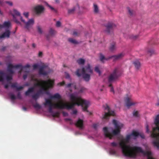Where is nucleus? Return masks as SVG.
<instances>
[{
    "label": "nucleus",
    "mask_w": 159,
    "mask_h": 159,
    "mask_svg": "<svg viewBox=\"0 0 159 159\" xmlns=\"http://www.w3.org/2000/svg\"><path fill=\"white\" fill-rule=\"evenodd\" d=\"M94 6V11L95 13H97L98 12L99 10L98 8L97 5L95 4H93Z\"/></svg>",
    "instance_id": "obj_29"
},
{
    "label": "nucleus",
    "mask_w": 159,
    "mask_h": 159,
    "mask_svg": "<svg viewBox=\"0 0 159 159\" xmlns=\"http://www.w3.org/2000/svg\"><path fill=\"white\" fill-rule=\"evenodd\" d=\"M31 80L37 83L34 84V87L29 88L28 90L25 92V94L26 96L29 95L30 93L34 92L35 87H40V89L43 91H46L47 89L52 88L54 84V80L51 79L46 80H39L37 79L32 77Z\"/></svg>",
    "instance_id": "obj_3"
},
{
    "label": "nucleus",
    "mask_w": 159,
    "mask_h": 159,
    "mask_svg": "<svg viewBox=\"0 0 159 159\" xmlns=\"http://www.w3.org/2000/svg\"><path fill=\"white\" fill-rule=\"evenodd\" d=\"M13 16L14 20L15 21L17 24H20V22L19 21H18L17 20H16V18H15V16L13 15Z\"/></svg>",
    "instance_id": "obj_45"
},
{
    "label": "nucleus",
    "mask_w": 159,
    "mask_h": 159,
    "mask_svg": "<svg viewBox=\"0 0 159 159\" xmlns=\"http://www.w3.org/2000/svg\"><path fill=\"white\" fill-rule=\"evenodd\" d=\"M60 113L58 112H53L52 114V116L53 117H58L59 116Z\"/></svg>",
    "instance_id": "obj_34"
},
{
    "label": "nucleus",
    "mask_w": 159,
    "mask_h": 159,
    "mask_svg": "<svg viewBox=\"0 0 159 159\" xmlns=\"http://www.w3.org/2000/svg\"><path fill=\"white\" fill-rule=\"evenodd\" d=\"M45 4L48 7H49L51 10L54 11H56V10L53 7H52L47 2H45Z\"/></svg>",
    "instance_id": "obj_39"
},
{
    "label": "nucleus",
    "mask_w": 159,
    "mask_h": 159,
    "mask_svg": "<svg viewBox=\"0 0 159 159\" xmlns=\"http://www.w3.org/2000/svg\"><path fill=\"white\" fill-rule=\"evenodd\" d=\"M120 75L118 69L115 68L108 76L107 79L108 83H112L116 81Z\"/></svg>",
    "instance_id": "obj_8"
},
{
    "label": "nucleus",
    "mask_w": 159,
    "mask_h": 159,
    "mask_svg": "<svg viewBox=\"0 0 159 159\" xmlns=\"http://www.w3.org/2000/svg\"><path fill=\"white\" fill-rule=\"evenodd\" d=\"M139 133L135 131H133L132 134H131V136H133L135 137H138L139 136Z\"/></svg>",
    "instance_id": "obj_27"
},
{
    "label": "nucleus",
    "mask_w": 159,
    "mask_h": 159,
    "mask_svg": "<svg viewBox=\"0 0 159 159\" xmlns=\"http://www.w3.org/2000/svg\"><path fill=\"white\" fill-rule=\"evenodd\" d=\"M138 111H134L133 113V115L135 116H137L138 115Z\"/></svg>",
    "instance_id": "obj_54"
},
{
    "label": "nucleus",
    "mask_w": 159,
    "mask_h": 159,
    "mask_svg": "<svg viewBox=\"0 0 159 159\" xmlns=\"http://www.w3.org/2000/svg\"><path fill=\"white\" fill-rule=\"evenodd\" d=\"M51 99H59L61 98V96L58 93H56L51 97Z\"/></svg>",
    "instance_id": "obj_24"
},
{
    "label": "nucleus",
    "mask_w": 159,
    "mask_h": 159,
    "mask_svg": "<svg viewBox=\"0 0 159 159\" xmlns=\"http://www.w3.org/2000/svg\"><path fill=\"white\" fill-rule=\"evenodd\" d=\"M110 153L111 154L114 155L116 154V152L114 149H111L110 150Z\"/></svg>",
    "instance_id": "obj_42"
},
{
    "label": "nucleus",
    "mask_w": 159,
    "mask_h": 159,
    "mask_svg": "<svg viewBox=\"0 0 159 159\" xmlns=\"http://www.w3.org/2000/svg\"><path fill=\"white\" fill-rule=\"evenodd\" d=\"M13 12L14 14L18 16H20V13L16 9H14L13 10Z\"/></svg>",
    "instance_id": "obj_43"
},
{
    "label": "nucleus",
    "mask_w": 159,
    "mask_h": 159,
    "mask_svg": "<svg viewBox=\"0 0 159 159\" xmlns=\"http://www.w3.org/2000/svg\"><path fill=\"white\" fill-rule=\"evenodd\" d=\"M29 69H27V70L26 71H25V74H24L23 76V78L24 80H25V79H26L27 76L28 74L29 73Z\"/></svg>",
    "instance_id": "obj_30"
},
{
    "label": "nucleus",
    "mask_w": 159,
    "mask_h": 159,
    "mask_svg": "<svg viewBox=\"0 0 159 159\" xmlns=\"http://www.w3.org/2000/svg\"><path fill=\"white\" fill-rule=\"evenodd\" d=\"M80 69H78L75 72L76 75L78 77H80L81 75L84 80L86 81H89L90 79V75L93 73V70L90 65L88 64L83 67L81 70V74L80 73Z\"/></svg>",
    "instance_id": "obj_6"
},
{
    "label": "nucleus",
    "mask_w": 159,
    "mask_h": 159,
    "mask_svg": "<svg viewBox=\"0 0 159 159\" xmlns=\"http://www.w3.org/2000/svg\"><path fill=\"white\" fill-rule=\"evenodd\" d=\"M37 28L39 33L40 34H42L43 32V31L41 27L39 26H37Z\"/></svg>",
    "instance_id": "obj_38"
},
{
    "label": "nucleus",
    "mask_w": 159,
    "mask_h": 159,
    "mask_svg": "<svg viewBox=\"0 0 159 159\" xmlns=\"http://www.w3.org/2000/svg\"><path fill=\"white\" fill-rule=\"evenodd\" d=\"M20 20L22 22L25 24V28L29 31L30 29L32 27L34 23V20L32 19H30L27 22H25V20L23 19L22 17H20Z\"/></svg>",
    "instance_id": "obj_10"
},
{
    "label": "nucleus",
    "mask_w": 159,
    "mask_h": 159,
    "mask_svg": "<svg viewBox=\"0 0 159 159\" xmlns=\"http://www.w3.org/2000/svg\"><path fill=\"white\" fill-rule=\"evenodd\" d=\"M98 126V125L97 124H94L93 125V127L94 129H96Z\"/></svg>",
    "instance_id": "obj_63"
},
{
    "label": "nucleus",
    "mask_w": 159,
    "mask_h": 159,
    "mask_svg": "<svg viewBox=\"0 0 159 159\" xmlns=\"http://www.w3.org/2000/svg\"><path fill=\"white\" fill-rule=\"evenodd\" d=\"M24 15L26 18H28L29 16V13L28 12H24Z\"/></svg>",
    "instance_id": "obj_53"
},
{
    "label": "nucleus",
    "mask_w": 159,
    "mask_h": 159,
    "mask_svg": "<svg viewBox=\"0 0 159 159\" xmlns=\"http://www.w3.org/2000/svg\"><path fill=\"white\" fill-rule=\"evenodd\" d=\"M61 25V23L60 21H57L56 22V26L57 27H59Z\"/></svg>",
    "instance_id": "obj_49"
},
{
    "label": "nucleus",
    "mask_w": 159,
    "mask_h": 159,
    "mask_svg": "<svg viewBox=\"0 0 159 159\" xmlns=\"http://www.w3.org/2000/svg\"><path fill=\"white\" fill-rule=\"evenodd\" d=\"M84 90H85V88H84L82 87L80 89L79 91V92L80 93H82L84 92Z\"/></svg>",
    "instance_id": "obj_55"
},
{
    "label": "nucleus",
    "mask_w": 159,
    "mask_h": 159,
    "mask_svg": "<svg viewBox=\"0 0 159 159\" xmlns=\"http://www.w3.org/2000/svg\"><path fill=\"white\" fill-rule=\"evenodd\" d=\"M116 49V44L115 43H112L110 46V49L111 51H113Z\"/></svg>",
    "instance_id": "obj_25"
},
{
    "label": "nucleus",
    "mask_w": 159,
    "mask_h": 159,
    "mask_svg": "<svg viewBox=\"0 0 159 159\" xmlns=\"http://www.w3.org/2000/svg\"><path fill=\"white\" fill-rule=\"evenodd\" d=\"M48 69L49 68L48 66L46 65H43L41 66L39 68V74L40 75H46L48 74V72L44 71V70Z\"/></svg>",
    "instance_id": "obj_12"
},
{
    "label": "nucleus",
    "mask_w": 159,
    "mask_h": 159,
    "mask_svg": "<svg viewBox=\"0 0 159 159\" xmlns=\"http://www.w3.org/2000/svg\"><path fill=\"white\" fill-rule=\"evenodd\" d=\"M154 123L156 126L153 128L151 136L153 139L152 143L154 146L159 149V114L156 117Z\"/></svg>",
    "instance_id": "obj_4"
},
{
    "label": "nucleus",
    "mask_w": 159,
    "mask_h": 159,
    "mask_svg": "<svg viewBox=\"0 0 159 159\" xmlns=\"http://www.w3.org/2000/svg\"><path fill=\"white\" fill-rule=\"evenodd\" d=\"M77 62L79 65H83L85 63V60L83 59L80 58L77 60Z\"/></svg>",
    "instance_id": "obj_22"
},
{
    "label": "nucleus",
    "mask_w": 159,
    "mask_h": 159,
    "mask_svg": "<svg viewBox=\"0 0 159 159\" xmlns=\"http://www.w3.org/2000/svg\"><path fill=\"white\" fill-rule=\"evenodd\" d=\"M131 134L128 135L125 138H122L119 143V145L121 149L123 154L125 156L135 158L139 153H141L144 156H147L148 159H155L151 156L152 153L149 151H144L140 147L137 146L131 147L127 144L129 142Z\"/></svg>",
    "instance_id": "obj_2"
},
{
    "label": "nucleus",
    "mask_w": 159,
    "mask_h": 159,
    "mask_svg": "<svg viewBox=\"0 0 159 159\" xmlns=\"http://www.w3.org/2000/svg\"><path fill=\"white\" fill-rule=\"evenodd\" d=\"M146 132L148 133H149V129H148V125H147L146 126Z\"/></svg>",
    "instance_id": "obj_58"
},
{
    "label": "nucleus",
    "mask_w": 159,
    "mask_h": 159,
    "mask_svg": "<svg viewBox=\"0 0 159 159\" xmlns=\"http://www.w3.org/2000/svg\"><path fill=\"white\" fill-rule=\"evenodd\" d=\"M103 107L105 111L104 114L103 115V119H109L110 116H114L115 115L114 111L111 110L108 105L106 104Z\"/></svg>",
    "instance_id": "obj_9"
},
{
    "label": "nucleus",
    "mask_w": 159,
    "mask_h": 159,
    "mask_svg": "<svg viewBox=\"0 0 159 159\" xmlns=\"http://www.w3.org/2000/svg\"><path fill=\"white\" fill-rule=\"evenodd\" d=\"M66 78H69L70 77V75L68 73H66Z\"/></svg>",
    "instance_id": "obj_60"
},
{
    "label": "nucleus",
    "mask_w": 159,
    "mask_h": 159,
    "mask_svg": "<svg viewBox=\"0 0 159 159\" xmlns=\"http://www.w3.org/2000/svg\"><path fill=\"white\" fill-rule=\"evenodd\" d=\"M133 64H134L135 68L139 69L140 67V62L138 60H136L134 61Z\"/></svg>",
    "instance_id": "obj_21"
},
{
    "label": "nucleus",
    "mask_w": 159,
    "mask_h": 159,
    "mask_svg": "<svg viewBox=\"0 0 159 159\" xmlns=\"http://www.w3.org/2000/svg\"><path fill=\"white\" fill-rule=\"evenodd\" d=\"M118 145V143L116 142H113L111 143V146L113 147H117Z\"/></svg>",
    "instance_id": "obj_36"
},
{
    "label": "nucleus",
    "mask_w": 159,
    "mask_h": 159,
    "mask_svg": "<svg viewBox=\"0 0 159 159\" xmlns=\"http://www.w3.org/2000/svg\"><path fill=\"white\" fill-rule=\"evenodd\" d=\"M10 23L9 21H5L3 25L0 24V29L6 27L8 29L10 26Z\"/></svg>",
    "instance_id": "obj_18"
},
{
    "label": "nucleus",
    "mask_w": 159,
    "mask_h": 159,
    "mask_svg": "<svg viewBox=\"0 0 159 159\" xmlns=\"http://www.w3.org/2000/svg\"><path fill=\"white\" fill-rule=\"evenodd\" d=\"M72 85V84H71V83H69V84H68L67 85H66V87L68 88H69L70 87L71 85Z\"/></svg>",
    "instance_id": "obj_64"
},
{
    "label": "nucleus",
    "mask_w": 159,
    "mask_h": 159,
    "mask_svg": "<svg viewBox=\"0 0 159 159\" xmlns=\"http://www.w3.org/2000/svg\"><path fill=\"white\" fill-rule=\"evenodd\" d=\"M66 121H69L70 122V124H72L73 123V121L70 119H69V118L66 119Z\"/></svg>",
    "instance_id": "obj_51"
},
{
    "label": "nucleus",
    "mask_w": 159,
    "mask_h": 159,
    "mask_svg": "<svg viewBox=\"0 0 159 159\" xmlns=\"http://www.w3.org/2000/svg\"><path fill=\"white\" fill-rule=\"evenodd\" d=\"M109 84L108 86L111 88L110 91L112 92L113 93H114V91L113 88V87L112 85V83H108Z\"/></svg>",
    "instance_id": "obj_41"
},
{
    "label": "nucleus",
    "mask_w": 159,
    "mask_h": 159,
    "mask_svg": "<svg viewBox=\"0 0 159 159\" xmlns=\"http://www.w3.org/2000/svg\"><path fill=\"white\" fill-rule=\"evenodd\" d=\"M139 135L142 138V139H144L145 138V136L143 134H139Z\"/></svg>",
    "instance_id": "obj_61"
},
{
    "label": "nucleus",
    "mask_w": 159,
    "mask_h": 159,
    "mask_svg": "<svg viewBox=\"0 0 159 159\" xmlns=\"http://www.w3.org/2000/svg\"><path fill=\"white\" fill-rule=\"evenodd\" d=\"M83 123V120L80 119H79L77 122L75 123V125L79 127L80 129H82L84 128Z\"/></svg>",
    "instance_id": "obj_16"
},
{
    "label": "nucleus",
    "mask_w": 159,
    "mask_h": 159,
    "mask_svg": "<svg viewBox=\"0 0 159 159\" xmlns=\"http://www.w3.org/2000/svg\"><path fill=\"white\" fill-rule=\"evenodd\" d=\"M6 3L11 6L12 5V3L11 2H9V1H7V2H6Z\"/></svg>",
    "instance_id": "obj_56"
},
{
    "label": "nucleus",
    "mask_w": 159,
    "mask_h": 159,
    "mask_svg": "<svg viewBox=\"0 0 159 159\" xmlns=\"http://www.w3.org/2000/svg\"><path fill=\"white\" fill-rule=\"evenodd\" d=\"M95 71L99 74L100 75H101V73L100 71L98 66H96L95 68Z\"/></svg>",
    "instance_id": "obj_40"
},
{
    "label": "nucleus",
    "mask_w": 159,
    "mask_h": 159,
    "mask_svg": "<svg viewBox=\"0 0 159 159\" xmlns=\"http://www.w3.org/2000/svg\"><path fill=\"white\" fill-rule=\"evenodd\" d=\"M75 10V7H73L72 9H69L68 10V13L70 14H72L74 13Z\"/></svg>",
    "instance_id": "obj_33"
},
{
    "label": "nucleus",
    "mask_w": 159,
    "mask_h": 159,
    "mask_svg": "<svg viewBox=\"0 0 159 159\" xmlns=\"http://www.w3.org/2000/svg\"><path fill=\"white\" fill-rule=\"evenodd\" d=\"M34 10L36 13L39 14L42 13L44 10V8L41 5H38L35 7Z\"/></svg>",
    "instance_id": "obj_15"
},
{
    "label": "nucleus",
    "mask_w": 159,
    "mask_h": 159,
    "mask_svg": "<svg viewBox=\"0 0 159 159\" xmlns=\"http://www.w3.org/2000/svg\"><path fill=\"white\" fill-rule=\"evenodd\" d=\"M68 41L70 43L73 44H77L78 43V42L75 40L73 39L72 38H69L68 39Z\"/></svg>",
    "instance_id": "obj_31"
},
{
    "label": "nucleus",
    "mask_w": 159,
    "mask_h": 159,
    "mask_svg": "<svg viewBox=\"0 0 159 159\" xmlns=\"http://www.w3.org/2000/svg\"><path fill=\"white\" fill-rule=\"evenodd\" d=\"M80 32L79 30H75L73 31V35L75 36H78L80 35Z\"/></svg>",
    "instance_id": "obj_28"
},
{
    "label": "nucleus",
    "mask_w": 159,
    "mask_h": 159,
    "mask_svg": "<svg viewBox=\"0 0 159 159\" xmlns=\"http://www.w3.org/2000/svg\"><path fill=\"white\" fill-rule=\"evenodd\" d=\"M110 59H111V58H110V56L108 57H105L103 54H100V59L101 61L103 62L104 60L107 61L109 60Z\"/></svg>",
    "instance_id": "obj_20"
},
{
    "label": "nucleus",
    "mask_w": 159,
    "mask_h": 159,
    "mask_svg": "<svg viewBox=\"0 0 159 159\" xmlns=\"http://www.w3.org/2000/svg\"><path fill=\"white\" fill-rule=\"evenodd\" d=\"M115 24L112 23H108L105 25L106 28L104 32L107 34H110L111 32H112L113 29L116 27Z\"/></svg>",
    "instance_id": "obj_11"
},
{
    "label": "nucleus",
    "mask_w": 159,
    "mask_h": 159,
    "mask_svg": "<svg viewBox=\"0 0 159 159\" xmlns=\"http://www.w3.org/2000/svg\"><path fill=\"white\" fill-rule=\"evenodd\" d=\"M5 73L2 71H0V82H3L4 80Z\"/></svg>",
    "instance_id": "obj_23"
},
{
    "label": "nucleus",
    "mask_w": 159,
    "mask_h": 159,
    "mask_svg": "<svg viewBox=\"0 0 159 159\" xmlns=\"http://www.w3.org/2000/svg\"><path fill=\"white\" fill-rule=\"evenodd\" d=\"M70 99L73 102L71 104L68 102H65L61 100L59 101L57 103H54L52 102L50 99H46L45 102L43 104L45 106H49V112L52 113L53 112L52 111L53 108L62 109H71L73 108L75 105L78 106L81 105L84 111L89 112L87 110L89 104V101L82 99L80 97H76L73 93L70 95ZM89 113L90 115H91V112H89Z\"/></svg>",
    "instance_id": "obj_1"
},
{
    "label": "nucleus",
    "mask_w": 159,
    "mask_h": 159,
    "mask_svg": "<svg viewBox=\"0 0 159 159\" xmlns=\"http://www.w3.org/2000/svg\"><path fill=\"white\" fill-rule=\"evenodd\" d=\"M77 112V111L76 110H74L72 111V114H76Z\"/></svg>",
    "instance_id": "obj_57"
},
{
    "label": "nucleus",
    "mask_w": 159,
    "mask_h": 159,
    "mask_svg": "<svg viewBox=\"0 0 159 159\" xmlns=\"http://www.w3.org/2000/svg\"><path fill=\"white\" fill-rule=\"evenodd\" d=\"M10 97L11 99L12 100H15L16 98V97L14 94H10Z\"/></svg>",
    "instance_id": "obj_44"
},
{
    "label": "nucleus",
    "mask_w": 159,
    "mask_h": 159,
    "mask_svg": "<svg viewBox=\"0 0 159 159\" xmlns=\"http://www.w3.org/2000/svg\"><path fill=\"white\" fill-rule=\"evenodd\" d=\"M65 84V82L64 81H62L61 82L59 83L58 84V85L60 86H63Z\"/></svg>",
    "instance_id": "obj_52"
},
{
    "label": "nucleus",
    "mask_w": 159,
    "mask_h": 159,
    "mask_svg": "<svg viewBox=\"0 0 159 159\" xmlns=\"http://www.w3.org/2000/svg\"><path fill=\"white\" fill-rule=\"evenodd\" d=\"M43 92V91L40 89V90L37 93H39V95H40V94L42 93Z\"/></svg>",
    "instance_id": "obj_59"
},
{
    "label": "nucleus",
    "mask_w": 159,
    "mask_h": 159,
    "mask_svg": "<svg viewBox=\"0 0 159 159\" xmlns=\"http://www.w3.org/2000/svg\"><path fill=\"white\" fill-rule=\"evenodd\" d=\"M33 107L35 108L39 109L41 108V106L38 103H36L35 104L33 105Z\"/></svg>",
    "instance_id": "obj_37"
},
{
    "label": "nucleus",
    "mask_w": 159,
    "mask_h": 159,
    "mask_svg": "<svg viewBox=\"0 0 159 159\" xmlns=\"http://www.w3.org/2000/svg\"><path fill=\"white\" fill-rule=\"evenodd\" d=\"M10 33L11 32L10 30L8 29H7L5 30V31L0 36V38H9L10 37Z\"/></svg>",
    "instance_id": "obj_17"
},
{
    "label": "nucleus",
    "mask_w": 159,
    "mask_h": 159,
    "mask_svg": "<svg viewBox=\"0 0 159 159\" xmlns=\"http://www.w3.org/2000/svg\"><path fill=\"white\" fill-rule=\"evenodd\" d=\"M30 66L29 64H27L24 66H22L21 65L18 64L15 66H13L11 64H9L7 66V70L11 74H13L14 73V71L12 70V69L18 68L20 69V70L19 71V73H21L23 71L25 72L27 69H29Z\"/></svg>",
    "instance_id": "obj_7"
},
{
    "label": "nucleus",
    "mask_w": 159,
    "mask_h": 159,
    "mask_svg": "<svg viewBox=\"0 0 159 159\" xmlns=\"http://www.w3.org/2000/svg\"><path fill=\"white\" fill-rule=\"evenodd\" d=\"M17 83H14L12 84L11 87L12 88H16L17 91H19L23 89V87L22 86H17Z\"/></svg>",
    "instance_id": "obj_19"
},
{
    "label": "nucleus",
    "mask_w": 159,
    "mask_h": 159,
    "mask_svg": "<svg viewBox=\"0 0 159 159\" xmlns=\"http://www.w3.org/2000/svg\"><path fill=\"white\" fill-rule=\"evenodd\" d=\"M43 53L42 52H39V54H38V56L39 57H41Z\"/></svg>",
    "instance_id": "obj_62"
},
{
    "label": "nucleus",
    "mask_w": 159,
    "mask_h": 159,
    "mask_svg": "<svg viewBox=\"0 0 159 159\" xmlns=\"http://www.w3.org/2000/svg\"><path fill=\"white\" fill-rule=\"evenodd\" d=\"M39 66L37 64H34L33 65V69L35 70L38 68Z\"/></svg>",
    "instance_id": "obj_48"
},
{
    "label": "nucleus",
    "mask_w": 159,
    "mask_h": 159,
    "mask_svg": "<svg viewBox=\"0 0 159 159\" xmlns=\"http://www.w3.org/2000/svg\"><path fill=\"white\" fill-rule=\"evenodd\" d=\"M39 96L40 95L39 93H36L34 95H32V97L33 99L36 101L39 98Z\"/></svg>",
    "instance_id": "obj_26"
},
{
    "label": "nucleus",
    "mask_w": 159,
    "mask_h": 159,
    "mask_svg": "<svg viewBox=\"0 0 159 159\" xmlns=\"http://www.w3.org/2000/svg\"><path fill=\"white\" fill-rule=\"evenodd\" d=\"M125 56L123 52L120 53L116 55H113L110 56L111 58H113L114 61H117L121 59Z\"/></svg>",
    "instance_id": "obj_13"
},
{
    "label": "nucleus",
    "mask_w": 159,
    "mask_h": 159,
    "mask_svg": "<svg viewBox=\"0 0 159 159\" xmlns=\"http://www.w3.org/2000/svg\"><path fill=\"white\" fill-rule=\"evenodd\" d=\"M113 123L115 125V129H113L111 132H109L107 128L104 127L103 128V131L105 136L110 139H111L114 136L119 134L120 132V129L123 127V124L120 123H118L115 120H113Z\"/></svg>",
    "instance_id": "obj_5"
},
{
    "label": "nucleus",
    "mask_w": 159,
    "mask_h": 159,
    "mask_svg": "<svg viewBox=\"0 0 159 159\" xmlns=\"http://www.w3.org/2000/svg\"><path fill=\"white\" fill-rule=\"evenodd\" d=\"M126 106L129 108L131 106L134 105L135 104V102L132 101L131 98L127 97L126 98L125 100Z\"/></svg>",
    "instance_id": "obj_14"
},
{
    "label": "nucleus",
    "mask_w": 159,
    "mask_h": 159,
    "mask_svg": "<svg viewBox=\"0 0 159 159\" xmlns=\"http://www.w3.org/2000/svg\"><path fill=\"white\" fill-rule=\"evenodd\" d=\"M12 79L11 76L7 75L6 76V79L7 81L11 80Z\"/></svg>",
    "instance_id": "obj_47"
},
{
    "label": "nucleus",
    "mask_w": 159,
    "mask_h": 159,
    "mask_svg": "<svg viewBox=\"0 0 159 159\" xmlns=\"http://www.w3.org/2000/svg\"><path fill=\"white\" fill-rule=\"evenodd\" d=\"M17 98L18 99H22V97L20 92H19L17 95Z\"/></svg>",
    "instance_id": "obj_46"
},
{
    "label": "nucleus",
    "mask_w": 159,
    "mask_h": 159,
    "mask_svg": "<svg viewBox=\"0 0 159 159\" xmlns=\"http://www.w3.org/2000/svg\"><path fill=\"white\" fill-rule=\"evenodd\" d=\"M154 53L155 52L153 49H150L148 51V54L150 56Z\"/></svg>",
    "instance_id": "obj_35"
},
{
    "label": "nucleus",
    "mask_w": 159,
    "mask_h": 159,
    "mask_svg": "<svg viewBox=\"0 0 159 159\" xmlns=\"http://www.w3.org/2000/svg\"><path fill=\"white\" fill-rule=\"evenodd\" d=\"M127 9L128 10L129 14L130 16H132L133 15L132 11H131L129 7H128Z\"/></svg>",
    "instance_id": "obj_50"
},
{
    "label": "nucleus",
    "mask_w": 159,
    "mask_h": 159,
    "mask_svg": "<svg viewBox=\"0 0 159 159\" xmlns=\"http://www.w3.org/2000/svg\"><path fill=\"white\" fill-rule=\"evenodd\" d=\"M56 33V31L52 28H51L49 31V34L52 36L54 35Z\"/></svg>",
    "instance_id": "obj_32"
}]
</instances>
